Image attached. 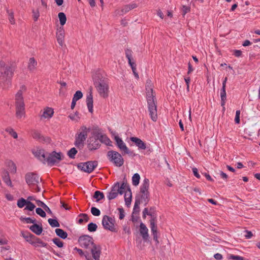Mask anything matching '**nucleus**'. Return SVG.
I'll list each match as a JSON object with an SVG mask.
<instances>
[{
  "instance_id": "obj_56",
  "label": "nucleus",
  "mask_w": 260,
  "mask_h": 260,
  "mask_svg": "<svg viewBox=\"0 0 260 260\" xmlns=\"http://www.w3.org/2000/svg\"><path fill=\"white\" fill-rule=\"evenodd\" d=\"M32 16L34 20L36 21H37L39 16H40V13L38 9L35 10L34 9L32 10Z\"/></svg>"
},
{
  "instance_id": "obj_29",
  "label": "nucleus",
  "mask_w": 260,
  "mask_h": 260,
  "mask_svg": "<svg viewBox=\"0 0 260 260\" xmlns=\"http://www.w3.org/2000/svg\"><path fill=\"white\" fill-rule=\"evenodd\" d=\"M22 237L25 239V240L29 244L32 245V243L35 241V239L37 237L34 235L30 233L25 234L24 233H21Z\"/></svg>"
},
{
  "instance_id": "obj_12",
  "label": "nucleus",
  "mask_w": 260,
  "mask_h": 260,
  "mask_svg": "<svg viewBox=\"0 0 260 260\" xmlns=\"http://www.w3.org/2000/svg\"><path fill=\"white\" fill-rule=\"evenodd\" d=\"M116 145L120 151L123 152L124 154H129L130 151L126 146L123 140L118 136H115L114 138Z\"/></svg>"
},
{
  "instance_id": "obj_58",
  "label": "nucleus",
  "mask_w": 260,
  "mask_h": 260,
  "mask_svg": "<svg viewBox=\"0 0 260 260\" xmlns=\"http://www.w3.org/2000/svg\"><path fill=\"white\" fill-rule=\"evenodd\" d=\"M34 138L39 140H42L43 137L41 136V134L37 131H34L32 134Z\"/></svg>"
},
{
  "instance_id": "obj_51",
  "label": "nucleus",
  "mask_w": 260,
  "mask_h": 260,
  "mask_svg": "<svg viewBox=\"0 0 260 260\" xmlns=\"http://www.w3.org/2000/svg\"><path fill=\"white\" fill-rule=\"evenodd\" d=\"M83 96L82 92L80 90L77 91L74 95L73 99L77 101L79 99H81Z\"/></svg>"
},
{
  "instance_id": "obj_15",
  "label": "nucleus",
  "mask_w": 260,
  "mask_h": 260,
  "mask_svg": "<svg viewBox=\"0 0 260 260\" xmlns=\"http://www.w3.org/2000/svg\"><path fill=\"white\" fill-rule=\"evenodd\" d=\"M155 218L153 217L152 219L150 220V229L151 231L152 234L153 240L156 242V244H157L159 243L158 240V236H157V226L155 224Z\"/></svg>"
},
{
  "instance_id": "obj_17",
  "label": "nucleus",
  "mask_w": 260,
  "mask_h": 260,
  "mask_svg": "<svg viewBox=\"0 0 260 260\" xmlns=\"http://www.w3.org/2000/svg\"><path fill=\"white\" fill-rule=\"evenodd\" d=\"M138 7V5L135 3H132L131 4H129L128 5H126L124 6L121 9L120 11H119L117 12V14L122 15H124L127 13H128L131 10L136 8Z\"/></svg>"
},
{
  "instance_id": "obj_36",
  "label": "nucleus",
  "mask_w": 260,
  "mask_h": 260,
  "mask_svg": "<svg viewBox=\"0 0 260 260\" xmlns=\"http://www.w3.org/2000/svg\"><path fill=\"white\" fill-rule=\"evenodd\" d=\"M56 234L62 239H66L68 236V234L61 229H56L55 230Z\"/></svg>"
},
{
  "instance_id": "obj_50",
  "label": "nucleus",
  "mask_w": 260,
  "mask_h": 260,
  "mask_svg": "<svg viewBox=\"0 0 260 260\" xmlns=\"http://www.w3.org/2000/svg\"><path fill=\"white\" fill-rule=\"evenodd\" d=\"M27 200H25L24 199L21 198V199H19L17 201V206L18 207L22 208L24 206H26Z\"/></svg>"
},
{
  "instance_id": "obj_11",
  "label": "nucleus",
  "mask_w": 260,
  "mask_h": 260,
  "mask_svg": "<svg viewBox=\"0 0 260 260\" xmlns=\"http://www.w3.org/2000/svg\"><path fill=\"white\" fill-rule=\"evenodd\" d=\"M61 155V153H57L55 151H53L51 153H47L46 162H47L49 165L51 166H53L56 163H58L62 160Z\"/></svg>"
},
{
  "instance_id": "obj_6",
  "label": "nucleus",
  "mask_w": 260,
  "mask_h": 260,
  "mask_svg": "<svg viewBox=\"0 0 260 260\" xmlns=\"http://www.w3.org/2000/svg\"><path fill=\"white\" fill-rule=\"evenodd\" d=\"M98 165L97 161H88L78 164L77 168L84 172L90 173L98 166Z\"/></svg>"
},
{
  "instance_id": "obj_44",
  "label": "nucleus",
  "mask_w": 260,
  "mask_h": 260,
  "mask_svg": "<svg viewBox=\"0 0 260 260\" xmlns=\"http://www.w3.org/2000/svg\"><path fill=\"white\" fill-rule=\"evenodd\" d=\"M125 205L129 206L132 201V192H125L124 195Z\"/></svg>"
},
{
  "instance_id": "obj_3",
  "label": "nucleus",
  "mask_w": 260,
  "mask_h": 260,
  "mask_svg": "<svg viewBox=\"0 0 260 260\" xmlns=\"http://www.w3.org/2000/svg\"><path fill=\"white\" fill-rule=\"evenodd\" d=\"M147 100L148 104V111L151 119L153 121H156L157 119V107L154 101L153 89L150 87L146 88Z\"/></svg>"
},
{
  "instance_id": "obj_43",
  "label": "nucleus",
  "mask_w": 260,
  "mask_h": 260,
  "mask_svg": "<svg viewBox=\"0 0 260 260\" xmlns=\"http://www.w3.org/2000/svg\"><path fill=\"white\" fill-rule=\"evenodd\" d=\"M140 176L138 173H135L132 177V183L134 186H137L140 182Z\"/></svg>"
},
{
  "instance_id": "obj_26",
  "label": "nucleus",
  "mask_w": 260,
  "mask_h": 260,
  "mask_svg": "<svg viewBox=\"0 0 260 260\" xmlns=\"http://www.w3.org/2000/svg\"><path fill=\"white\" fill-rule=\"evenodd\" d=\"M136 197L141 201V203L145 202L146 205L149 200V192H140V197L139 198Z\"/></svg>"
},
{
  "instance_id": "obj_24",
  "label": "nucleus",
  "mask_w": 260,
  "mask_h": 260,
  "mask_svg": "<svg viewBox=\"0 0 260 260\" xmlns=\"http://www.w3.org/2000/svg\"><path fill=\"white\" fill-rule=\"evenodd\" d=\"M124 191L129 192H131V190L129 185L123 181L121 185H119V193L122 194Z\"/></svg>"
},
{
  "instance_id": "obj_47",
  "label": "nucleus",
  "mask_w": 260,
  "mask_h": 260,
  "mask_svg": "<svg viewBox=\"0 0 260 260\" xmlns=\"http://www.w3.org/2000/svg\"><path fill=\"white\" fill-rule=\"evenodd\" d=\"M35 207V205L29 201H27L24 210H27L30 211H32L34 210Z\"/></svg>"
},
{
  "instance_id": "obj_13",
  "label": "nucleus",
  "mask_w": 260,
  "mask_h": 260,
  "mask_svg": "<svg viewBox=\"0 0 260 260\" xmlns=\"http://www.w3.org/2000/svg\"><path fill=\"white\" fill-rule=\"evenodd\" d=\"M92 259L94 260H100V256L102 253V248L100 245L94 244L90 249Z\"/></svg>"
},
{
  "instance_id": "obj_59",
  "label": "nucleus",
  "mask_w": 260,
  "mask_h": 260,
  "mask_svg": "<svg viewBox=\"0 0 260 260\" xmlns=\"http://www.w3.org/2000/svg\"><path fill=\"white\" fill-rule=\"evenodd\" d=\"M118 211H119V218L120 219H123V218L124 217V210L122 208H119L118 209Z\"/></svg>"
},
{
  "instance_id": "obj_62",
  "label": "nucleus",
  "mask_w": 260,
  "mask_h": 260,
  "mask_svg": "<svg viewBox=\"0 0 260 260\" xmlns=\"http://www.w3.org/2000/svg\"><path fill=\"white\" fill-rule=\"evenodd\" d=\"M231 258L234 260H245L243 257L239 255H232Z\"/></svg>"
},
{
  "instance_id": "obj_20",
  "label": "nucleus",
  "mask_w": 260,
  "mask_h": 260,
  "mask_svg": "<svg viewBox=\"0 0 260 260\" xmlns=\"http://www.w3.org/2000/svg\"><path fill=\"white\" fill-rule=\"evenodd\" d=\"M130 140L131 141L135 143L136 145L138 147L139 149L142 150L146 149V144L140 139L137 137H131Z\"/></svg>"
},
{
  "instance_id": "obj_54",
  "label": "nucleus",
  "mask_w": 260,
  "mask_h": 260,
  "mask_svg": "<svg viewBox=\"0 0 260 260\" xmlns=\"http://www.w3.org/2000/svg\"><path fill=\"white\" fill-rule=\"evenodd\" d=\"M52 241L58 247H62L63 246V242L57 238L53 239Z\"/></svg>"
},
{
  "instance_id": "obj_46",
  "label": "nucleus",
  "mask_w": 260,
  "mask_h": 260,
  "mask_svg": "<svg viewBox=\"0 0 260 260\" xmlns=\"http://www.w3.org/2000/svg\"><path fill=\"white\" fill-rule=\"evenodd\" d=\"M48 222L50 226L52 228L59 227L60 225L56 219L49 218L48 220Z\"/></svg>"
},
{
  "instance_id": "obj_53",
  "label": "nucleus",
  "mask_w": 260,
  "mask_h": 260,
  "mask_svg": "<svg viewBox=\"0 0 260 260\" xmlns=\"http://www.w3.org/2000/svg\"><path fill=\"white\" fill-rule=\"evenodd\" d=\"M36 212L37 214L39 215L42 217H46V213L44 210H43L41 208H37L36 209Z\"/></svg>"
},
{
  "instance_id": "obj_21",
  "label": "nucleus",
  "mask_w": 260,
  "mask_h": 260,
  "mask_svg": "<svg viewBox=\"0 0 260 260\" xmlns=\"http://www.w3.org/2000/svg\"><path fill=\"white\" fill-rule=\"evenodd\" d=\"M140 233L143 239L147 240L149 237L148 229L143 223L141 222L140 225Z\"/></svg>"
},
{
  "instance_id": "obj_45",
  "label": "nucleus",
  "mask_w": 260,
  "mask_h": 260,
  "mask_svg": "<svg viewBox=\"0 0 260 260\" xmlns=\"http://www.w3.org/2000/svg\"><path fill=\"white\" fill-rule=\"evenodd\" d=\"M77 152L76 149L73 147L68 151L67 154L70 158L74 159L75 158V155Z\"/></svg>"
},
{
  "instance_id": "obj_22",
  "label": "nucleus",
  "mask_w": 260,
  "mask_h": 260,
  "mask_svg": "<svg viewBox=\"0 0 260 260\" xmlns=\"http://www.w3.org/2000/svg\"><path fill=\"white\" fill-rule=\"evenodd\" d=\"M86 105L88 109V111L90 113L93 112V96L92 92H90L86 96Z\"/></svg>"
},
{
  "instance_id": "obj_10",
  "label": "nucleus",
  "mask_w": 260,
  "mask_h": 260,
  "mask_svg": "<svg viewBox=\"0 0 260 260\" xmlns=\"http://www.w3.org/2000/svg\"><path fill=\"white\" fill-rule=\"evenodd\" d=\"M102 225L106 230L111 232H116L115 219L107 215H104L102 219Z\"/></svg>"
},
{
  "instance_id": "obj_28",
  "label": "nucleus",
  "mask_w": 260,
  "mask_h": 260,
  "mask_svg": "<svg viewBox=\"0 0 260 260\" xmlns=\"http://www.w3.org/2000/svg\"><path fill=\"white\" fill-rule=\"evenodd\" d=\"M32 245L35 247H46L47 246V244L44 242L40 238L36 237L32 243Z\"/></svg>"
},
{
  "instance_id": "obj_35",
  "label": "nucleus",
  "mask_w": 260,
  "mask_h": 260,
  "mask_svg": "<svg viewBox=\"0 0 260 260\" xmlns=\"http://www.w3.org/2000/svg\"><path fill=\"white\" fill-rule=\"evenodd\" d=\"M78 217H80L78 220L79 224H82L83 222H87L89 219L88 215L85 213H81L78 215Z\"/></svg>"
},
{
  "instance_id": "obj_32",
  "label": "nucleus",
  "mask_w": 260,
  "mask_h": 260,
  "mask_svg": "<svg viewBox=\"0 0 260 260\" xmlns=\"http://www.w3.org/2000/svg\"><path fill=\"white\" fill-rule=\"evenodd\" d=\"M74 250H76L80 255L84 256L86 260H93L90 256L89 252L84 253L81 249L75 247Z\"/></svg>"
},
{
  "instance_id": "obj_37",
  "label": "nucleus",
  "mask_w": 260,
  "mask_h": 260,
  "mask_svg": "<svg viewBox=\"0 0 260 260\" xmlns=\"http://www.w3.org/2000/svg\"><path fill=\"white\" fill-rule=\"evenodd\" d=\"M7 13L8 16V19L11 24H14L15 23V20L14 16V12L12 10L7 9Z\"/></svg>"
},
{
  "instance_id": "obj_1",
  "label": "nucleus",
  "mask_w": 260,
  "mask_h": 260,
  "mask_svg": "<svg viewBox=\"0 0 260 260\" xmlns=\"http://www.w3.org/2000/svg\"><path fill=\"white\" fill-rule=\"evenodd\" d=\"M93 84L101 97L106 98L108 96L109 85L107 78L101 73L97 72L93 76Z\"/></svg>"
},
{
  "instance_id": "obj_60",
  "label": "nucleus",
  "mask_w": 260,
  "mask_h": 260,
  "mask_svg": "<svg viewBox=\"0 0 260 260\" xmlns=\"http://www.w3.org/2000/svg\"><path fill=\"white\" fill-rule=\"evenodd\" d=\"M190 7L187 6H183L182 11L183 12V15H185L186 13L190 11Z\"/></svg>"
},
{
  "instance_id": "obj_8",
  "label": "nucleus",
  "mask_w": 260,
  "mask_h": 260,
  "mask_svg": "<svg viewBox=\"0 0 260 260\" xmlns=\"http://www.w3.org/2000/svg\"><path fill=\"white\" fill-rule=\"evenodd\" d=\"M78 242L81 247L87 249H90L95 244L92 237L88 235L80 236L79 238Z\"/></svg>"
},
{
  "instance_id": "obj_49",
  "label": "nucleus",
  "mask_w": 260,
  "mask_h": 260,
  "mask_svg": "<svg viewBox=\"0 0 260 260\" xmlns=\"http://www.w3.org/2000/svg\"><path fill=\"white\" fill-rule=\"evenodd\" d=\"M6 131L8 132L12 137L14 139L18 138V135L16 132L11 127H8L6 129Z\"/></svg>"
},
{
  "instance_id": "obj_55",
  "label": "nucleus",
  "mask_w": 260,
  "mask_h": 260,
  "mask_svg": "<svg viewBox=\"0 0 260 260\" xmlns=\"http://www.w3.org/2000/svg\"><path fill=\"white\" fill-rule=\"evenodd\" d=\"M21 220L24 221L27 223H35L36 222L35 218L33 219L30 217L21 218Z\"/></svg>"
},
{
  "instance_id": "obj_5",
  "label": "nucleus",
  "mask_w": 260,
  "mask_h": 260,
  "mask_svg": "<svg viewBox=\"0 0 260 260\" xmlns=\"http://www.w3.org/2000/svg\"><path fill=\"white\" fill-rule=\"evenodd\" d=\"M81 132L78 133L75 136V141L74 145L78 148L82 147L83 146L84 142L87 137L88 132L89 131V128H87L85 126H82L81 127Z\"/></svg>"
},
{
  "instance_id": "obj_18",
  "label": "nucleus",
  "mask_w": 260,
  "mask_h": 260,
  "mask_svg": "<svg viewBox=\"0 0 260 260\" xmlns=\"http://www.w3.org/2000/svg\"><path fill=\"white\" fill-rule=\"evenodd\" d=\"M56 37L59 45L62 47L64 45V30L63 28H59L56 32Z\"/></svg>"
},
{
  "instance_id": "obj_2",
  "label": "nucleus",
  "mask_w": 260,
  "mask_h": 260,
  "mask_svg": "<svg viewBox=\"0 0 260 260\" xmlns=\"http://www.w3.org/2000/svg\"><path fill=\"white\" fill-rule=\"evenodd\" d=\"M26 90V87L22 85L15 96V104L16 107V115L18 118H21L25 114V104L23 93Z\"/></svg>"
},
{
  "instance_id": "obj_23",
  "label": "nucleus",
  "mask_w": 260,
  "mask_h": 260,
  "mask_svg": "<svg viewBox=\"0 0 260 260\" xmlns=\"http://www.w3.org/2000/svg\"><path fill=\"white\" fill-rule=\"evenodd\" d=\"M96 137L101 142L105 144L107 146H112L111 141L106 135L99 134Z\"/></svg>"
},
{
  "instance_id": "obj_38",
  "label": "nucleus",
  "mask_w": 260,
  "mask_h": 260,
  "mask_svg": "<svg viewBox=\"0 0 260 260\" xmlns=\"http://www.w3.org/2000/svg\"><path fill=\"white\" fill-rule=\"evenodd\" d=\"M141 203V201L139 199H138L137 197H136L135 205L133 208V214L139 213L140 211L139 205H140Z\"/></svg>"
},
{
  "instance_id": "obj_25",
  "label": "nucleus",
  "mask_w": 260,
  "mask_h": 260,
  "mask_svg": "<svg viewBox=\"0 0 260 260\" xmlns=\"http://www.w3.org/2000/svg\"><path fill=\"white\" fill-rule=\"evenodd\" d=\"M29 229L37 235H40L43 231L42 226L36 223H34L33 225H31L29 227Z\"/></svg>"
},
{
  "instance_id": "obj_7",
  "label": "nucleus",
  "mask_w": 260,
  "mask_h": 260,
  "mask_svg": "<svg viewBox=\"0 0 260 260\" xmlns=\"http://www.w3.org/2000/svg\"><path fill=\"white\" fill-rule=\"evenodd\" d=\"M25 179L26 183L30 187L39 184L42 179L39 176L34 172H28L25 174Z\"/></svg>"
},
{
  "instance_id": "obj_40",
  "label": "nucleus",
  "mask_w": 260,
  "mask_h": 260,
  "mask_svg": "<svg viewBox=\"0 0 260 260\" xmlns=\"http://www.w3.org/2000/svg\"><path fill=\"white\" fill-rule=\"evenodd\" d=\"M105 197L104 193L100 191H95L94 193L93 198L95 199L96 202H98Z\"/></svg>"
},
{
  "instance_id": "obj_4",
  "label": "nucleus",
  "mask_w": 260,
  "mask_h": 260,
  "mask_svg": "<svg viewBox=\"0 0 260 260\" xmlns=\"http://www.w3.org/2000/svg\"><path fill=\"white\" fill-rule=\"evenodd\" d=\"M108 160L115 166L120 167L124 164V159L121 154L114 150H110L107 154Z\"/></svg>"
},
{
  "instance_id": "obj_42",
  "label": "nucleus",
  "mask_w": 260,
  "mask_h": 260,
  "mask_svg": "<svg viewBox=\"0 0 260 260\" xmlns=\"http://www.w3.org/2000/svg\"><path fill=\"white\" fill-rule=\"evenodd\" d=\"M58 16L60 25L62 26L64 25L67 21V17L65 14L63 12H59L58 14Z\"/></svg>"
},
{
  "instance_id": "obj_33",
  "label": "nucleus",
  "mask_w": 260,
  "mask_h": 260,
  "mask_svg": "<svg viewBox=\"0 0 260 260\" xmlns=\"http://www.w3.org/2000/svg\"><path fill=\"white\" fill-rule=\"evenodd\" d=\"M2 177L4 181L8 186H12V182L11 181L10 177L8 172H4Z\"/></svg>"
},
{
  "instance_id": "obj_41",
  "label": "nucleus",
  "mask_w": 260,
  "mask_h": 260,
  "mask_svg": "<svg viewBox=\"0 0 260 260\" xmlns=\"http://www.w3.org/2000/svg\"><path fill=\"white\" fill-rule=\"evenodd\" d=\"M7 166L9 171L12 173H15L16 172V165L11 160L7 162Z\"/></svg>"
},
{
  "instance_id": "obj_9",
  "label": "nucleus",
  "mask_w": 260,
  "mask_h": 260,
  "mask_svg": "<svg viewBox=\"0 0 260 260\" xmlns=\"http://www.w3.org/2000/svg\"><path fill=\"white\" fill-rule=\"evenodd\" d=\"M14 70L12 66L0 69L1 80L3 82H5L11 80L13 76Z\"/></svg>"
},
{
  "instance_id": "obj_48",
  "label": "nucleus",
  "mask_w": 260,
  "mask_h": 260,
  "mask_svg": "<svg viewBox=\"0 0 260 260\" xmlns=\"http://www.w3.org/2000/svg\"><path fill=\"white\" fill-rule=\"evenodd\" d=\"M98 226L95 223L90 222L88 224L87 229L90 232H94L96 231Z\"/></svg>"
},
{
  "instance_id": "obj_27",
  "label": "nucleus",
  "mask_w": 260,
  "mask_h": 260,
  "mask_svg": "<svg viewBox=\"0 0 260 260\" xmlns=\"http://www.w3.org/2000/svg\"><path fill=\"white\" fill-rule=\"evenodd\" d=\"M149 188V180L148 178H145L142 185L140 187V192H149L148 189Z\"/></svg>"
},
{
  "instance_id": "obj_19",
  "label": "nucleus",
  "mask_w": 260,
  "mask_h": 260,
  "mask_svg": "<svg viewBox=\"0 0 260 260\" xmlns=\"http://www.w3.org/2000/svg\"><path fill=\"white\" fill-rule=\"evenodd\" d=\"M100 146L99 140L97 138H92L90 139L89 143L88 144V147L89 150H95L98 149Z\"/></svg>"
},
{
  "instance_id": "obj_52",
  "label": "nucleus",
  "mask_w": 260,
  "mask_h": 260,
  "mask_svg": "<svg viewBox=\"0 0 260 260\" xmlns=\"http://www.w3.org/2000/svg\"><path fill=\"white\" fill-rule=\"evenodd\" d=\"M91 212L92 214L95 216H100L101 214L100 210L96 207H92L91 208Z\"/></svg>"
},
{
  "instance_id": "obj_57",
  "label": "nucleus",
  "mask_w": 260,
  "mask_h": 260,
  "mask_svg": "<svg viewBox=\"0 0 260 260\" xmlns=\"http://www.w3.org/2000/svg\"><path fill=\"white\" fill-rule=\"evenodd\" d=\"M147 215L150 216L151 218L153 217H154L155 218V217L152 215L150 212H148V208H145L143 211V218H145Z\"/></svg>"
},
{
  "instance_id": "obj_64",
  "label": "nucleus",
  "mask_w": 260,
  "mask_h": 260,
  "mask_svg": "<svg viewBox=\"0 0 260 260\" xmlns=\"http://www.w3.org/2000/svg\"><path fill=\"white\" fill-rule=\"evenodd\" d=\"M244 232L245 233V237L246 239H250L253 236V234L251 231L246 230Z\"/></svg>"
},
{
  "instance_id": "obj_31",
  "label": "nucleus",
  "mask_w": 260,
  "mask_h": 260,
  "mask_svg": "<svg viewBox=\"0 0 260 260\" xmlns=\"http://www.w3.org/2000/svg\"><path fill=\"white\" fill-rule=\"evenodd\" d=\"M220 98H221V105L223 107V109H225L224 105L226 100V94L225 88H221L220 90Z\"/></svg>"
},
{
  "instance_id": "obj_30",
  "label": "nucleus",
  "mask_w": 260,
  "mask_h": 260,
  "mask_svg": "<svg viewBox=\"0 0 260 260\" xmlns=\"http://www.w3.org/2000/svg\"><path fill=\"white\" fill-rule=\"evenodd\" d=\"M53 109L48 107L44 110L42 117L44 118H50L53 116Z\"/></svg>"
},
{
  "instance_id": "obj_61",
  "label": "nucleus",
  "mask_w": 260,
  "mask_h": 260,
  "mask_svg": "<svg viewBox=\"0 0 260 260\" xmlns=\"http://www.w3.org/2000/svg\"><path fill=\"white\" fill-rule=\"evenodd\" d=\"M240 110L236 111V116L235 118V121L236 123H240Z\"/></svg>"
},
{
  "instance_id": "obj_16",
  "label": "nucleus",
  "mask_w": 260,
  "mask_h": 260,
  "mask_svg": "<svg viewBox=\"0 0 260 260\" xmlns=\"http://www.w3.org/2000/svg\"><path fill=\"white\" fill-rule=\"evenodd\" d=\"M119 182L115 183L111 188L110 192L108 193L107 198L109 200H113L117 197L119 193Z\"/></svg>"
},
{
  "instance_id": "obj_39",
  "label": "nucleus",
  "mask_w": 260,
  "mask_h": 260,
  "mask_svg": "<svg viewBox=\"0 0 260 260\" xmlns=\"http://www.w3.org/2000/svg\"><path fill=\"white\" fill-rule=\"evenodd\" d=\"M125 56L128 59V64L131 66L135 62L132 61V51L129 49H126L125 50Z\"/></svg>"
},
{
  "instance_id": "obj_14",
  "label": "nucleus",
  "mask_w": 260,
  "mask_h": 260,
  "mask_svg": "<svg viewBox=\"0 0 260 260\" xmlns=\"http://www.w3.org/2000/svg\"><path fill=\"white\" fill-rule=\"evenodd\" d=\"M47 153L43 149H34L32 151V153L38 159H39L40 161H42L43 163H45L46 158L47 156Z\"/></svg>"
},
{
  "instance_id": "obj_34",
  "label": "nucleus",
  "mask_w": 260,
  "mask_h": 260,
  "mask_svg": "<svg viewBox=\"0 0 260 260\" xmlns=\"http://www.w3.org/2000/svg\"><path fill=\"white\" fill-rule=\"evenodd\" d=\"M37 65V62L34 57L29 58L28 68L30 71H34Z\"/></svg>"
},
{
  "instance_id": "obj_63",
  "label": "nucleus",
  "mask_w": 260,
  "mask_h": 260,
  "mask_svg": "<svg viewBox=\"0 0 260 260\" xmlns=\"http://www.w3.org/2000/svg\"><path fill=\"white\" fill-rule=\"evenodd\" d=\"M36 203L38 206L42 207L43 209L47 206L44 202L40 200H36Z\"/></svg>"
}]
</instances>
